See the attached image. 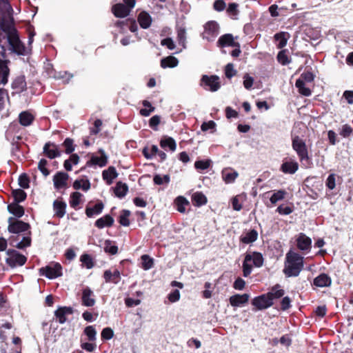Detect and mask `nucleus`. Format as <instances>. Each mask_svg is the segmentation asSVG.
<instances>
[{
	"label": "nucleus",
	"mask_w": 353,
	"mask_h": 353,
	"mask_svg": "<svg viewBox=\"0 0 353 353\" xmlns=\"http://www.w3.org/2000/svg\"><path fill=\"white\" fill-rule=\"evenodd\" d=\"M285 190H279L274 192L270 198L272 204L275 205L278 201L283 200L287 195Z\"/></svg>",
	"instance_id": "a19ab883"
},
{
	"label": "nucleus",
	"mask_w": 353,
	"mask_h": 353,
	"mask_svg": "<svg viewBox=\"0 0 353 353\" xmlns=\"http://www.w3.org/2000/svg\"><path fill=\"white\" fill-rule=\"evenodd\" d=\"M292 146L293 150L296 151L301 162L310 161L306 144L299 136L292 138Z\"/></svg>",
	"instance_id": "20e7f679"
},
{
	"label": "nucleus",
	"mask_w": 353,
	"mask_h": 353,
	"mask_svg": "<svg viewBox=\"0 0 353 353\" xmlns=\"http://www.w3.org/2000/svg\"><path fill=\"white\" fill-rule=\"evenodd\" d=\"M217 45L222 48L226 47L234 48L231 52V55L233 57H239L241 52L240 43L237 41V38L234 37L231 34H225L220 37L217 41Z\"/></svg>",
	"instance_id": "7ed1b4c3"
},
{
	"label": "nucleus",
	"mask_w": 353,
	"mask_h": 353,
	"mask_svg": "<svg viewBox=\"0 0 353 353\" xmlns=\"http://www.w3.org/2000/svg\"><path fill=\"white\" fill-rule=\"evenodd\" d=\"M174 203L179 212L184 213L190 203L185 197L179 196L174 199Z\"/></svg>",
	"instance_id": "bb28decb"
},
{
	"label": "nucleus",
	"mask_w": 353,
	"mask_h": 353,
	"mask_svg": "<svg viewBox=\"0 0 353 353\" xmlns=\"http://www.w3.org/2000/svg\"><path fill=\"white\" fill-rule=\"evenodd\" d=\"M352 133V128L348 124H345L342 126L341 130L340 132V134L344 137H349Z\"/></svg>",
	"instance_id": "052dcab7"
},
{
	"label": "nucleus",
	"mask_w": 353,
	"mask_h": 353,
	"mask_svg": "<svg viewBox=\"0 0 353 353\" xmlns=\"http://www.w3.org/2000/svg\"><path fill=\"white\" fill-rule=\"evenodd\" d=\"M292 300L289 296H285L281 301V310L285 311L291 307Z\"/></svg>",
	"instance_id": "e2e57ef3"
},
{
	"label": "nucleus",
	"mask_w": 353,
	"mask_h": 353,
	"mask_svg": "<svg viewBox=\"0 0 353 353\" xmlns=\"http://www.w3.org/2000/svg\"><path fill=\"white\" fill-rule=\"evenodd\" d=\"M31 237H30V232H29V234L26 236H24L23 239L19 242L15 246L18 249H24L27 247L30 246L31 245Z\"/></svg>",
	"instance_id": "603ef678"
},
{
	"label": "nucleus",
	"mask_w": 353,
	"mask_h": 353,
	"mask_svg": "<svg viewBox=\"0 0 353 353\" xmlns=\"http://www.w3.org/2000/svg\"><path fill=\"white\" fill-rule=\"evenodd\" d=\"M263 261V255L260 252L247 253L244 257V277L251 274L253 267H261Z\"/></svg>",
	"instance_id": "f03ea898"
},
{
	"label": "nucleus",
	"mask_w": 353,
	"mask_h": 353,
	"mask_svg": "<svg viewBox=\"0 0 353 353\" xmlns=\"http://www.w3.org/2000/svg\"><path fill=\"white\" fill-rule=\"evenodd\" d=\"M267 294L271 299V301H273L274 299L281 298L285 294V291L281 288L279 284H276L271 288Z\"/></svg>",
	"instance_id": "393cba45"
},
{
	"label": "nucleus",
	"mask_w": 353,
	"mask_h": 353,
	"mask_svg": "<svg viewBox=\"0 0 353 353\" xmlns=\"http://www.w3.org/2000/svg\"><path fill=\"white\" fill-rule=\"evenodd\" d=\"M154 183L157 185H161L163 183H168L170 182L169 175H155L153 179Z\"/></svg>",
	"instance_id": "5fc2aeb1"
},
{
	"label": "nucleus",
	"mask_w": 353,
	"mask_h": 353,
	"mask_svg": "<svg viewBox=\"0 0 353 353\" xmlns=\"http://www.w3.org/2000/svg\"><path fill=\"white\" fill-rule=\"evenodd\" d=\"M332 284V279L327 274L322 273L316 276L313 281V285L319 287H329Z\"/></svg>",
	"instance_id": "dca6fc26"
},
{
	"label": "nucleus",
	"mask_w": 353,
	"mask_h": 353,
	"mask_svg": "<svg viewBox=\"0 0 353 353\" xmlns=\"http://www.w3.org/2000/svg\"><path fill=\"white\" fill-rule=\"evenodd\" d=\"M192 201L195 206L199 207L206 204L208 200L202 192H196L192 194Z\"/></svg>",
	"instance_id": "c85d7f7f"
},
{
	"label": "nucleus",
	"mask_w": 353,
	"mask_h": 353,
	"mask_svg": "<svg viewBox=\"0 0 353 353\" xmlns=\"http://www.w3.org/2000/svg\"><path fill=\"white\" fill-rule=\"evenodd\" d=\"M113 335V331L110 327H105L101 332V338L104 340H109L112 339Z\"/></svg>",
	"instance_id": "69168bd1"
},
{
	"label": "nucleus",
	"mask_w": 353,
	"mask_h": 353,
	"mask_svg": "<svg viewBox=\"0 0 353 353\" xmlns=\"http://www.w3.org/2000/svg\"><path fill=\"white\" fill-rule=\"evenodd\" d=\"M130 212L128 210H123L119 216V223L123 226H128L130 225L129 216Z\"/></svg>",
	"instance_id": "3c124183"
},
{
	"label": "nucleus",
	"mask_w": 353,
	"mask_h": 353,
	"mask_svg": "<svg viewBox=\"0 0 353 353\" xmlns=\"http://www.w3.org/2000/svg\"><path fill=\"white\" fill-rule=\"evenodd\" d=\"M103 209V204L101 202H99L92 207H87L85 209V214L88 217H92L99 214L102 212Z\"/></svg>",
	"instance_id": "c756f323"
},
{
	"label": "nucleus",
	"mask_w": 353,
	"mask_h": 353,
	"mask_svg": "<svg viewBox=\"0 0 353 353\" xmlns=\"http://www.w3.org/2000/svg\"><path fill=\"white\" fill-rule=\"evenodd\" d=\"M210 160L197 161L194 163V167L197 170H205L210 165Z\"/></svg>",
	"instance_id": "13d9d810"
},
{
	"label": "nucleus",
	"mask_w": 353,
	"mask_h": 353,
	"mask_svg": "<svg viewBox=\"0 0 353 353\" xmlns=\"http://www.w3.org/2000/svg\"><path fill=\"white\" fill-rule=\"evenodd\" d=\"M44 152L50 159L55 158L59 155V152L57 146L50 143L45 145Z\"/></svg>",
	"instance_id": "2f4dec72"
},
{
	"label": "nucleus",
	"mask_w": 353,
	"mask_h": 353,
	"mask_svg": "<svg viewBox=\"0 0 353 353\" xmlns=\"http://www.w3.org/2000/svg\"><path fill=\"white\" fill-rule=\"evenodd\" d=\"M243 198L241 195H236L232 199V205L235 210H240L241 209V202Z\"/></svg>",
	"instance_id": "6e6d98bb"
},
{
	"label": "nucleus",
	"mask_w": 353,
	"mask_h": 353,
	"mask_svg": "<svg viewBox=\"0 0 353 353\" xmlns=\"http://www.w3.org/2000/svg\"><path fill=\"white\" fill-rule=\"evenodd\" d=\"M258 238V232L254 230H249L244 236V244H248L254 242Z\"/></svg>",
	"instance_id": "c03bdc74"
},
{
	"label": "nucleus",
	"mask_w": 353,
	"mask_h": 353,
	"mask_svg": "<svg viewBox=\"0 0 353 353\" xmlns=\"http://www.w3.org/2000/svg\"><path fill=\"white\" fill-rule=\"evenodd\" d=\"M72 313V309L70 307H61L55 311V316L60 323L66 321V316Z\"/></svg>",
	"instance_id": "aec40b11"
},
{
	"label": "nucleus",
	"mask_w": 353,
	"mask_h": 353,
	"mask_svg": "<svg viewBox=\"0 0 353 353\" xmlns=\"http://www.w3.org/2000/svg\"><path fill=\"white\" fill-rule=\"evenodd\" d=\"M80 261L82 266L87 269H91L94 266V261L91 255L88 254H83L80 257Z\"/></svg>",
	"instance_id": "58836bf2"
},
{
	"label": "nucleus",
	"mask_w": 353,
	"mask_h": 353,
	"mask_svg": "<svg viewBox=\"0 0 353 353\" xmlns=\"http://www.w3.org/2000/svg\"><path fill=\"white\" fill-rule=\"evenodd\" d=\"M8 210L10 213L17 217H21L24 214L23 208L19 205L17 203H13L8 206Z\"/></svg>",
	"instance_id": "4c0bfd02"
},
{
	"label": "nucleus",
	"mask_w": 353,
	"mask_h": 353,
	"mask_svg": "<svg viewBox=\"0 0 353 353\" xmlns=\"http://www.w3.org/2000/svg\"><path fill=\"white\" fill-rule=\"evenodd\" d=\"M66 203L61 199H57L54 201L53 209L54 214L61 218L65 214Z\"/></svg>",
	"instance_id": "4be33fe9"
},
{
	"label": "nucleus",
	"mask_w": 353,
	"mask_h": 353,
	"mask_svg": "<svg viewBox=\"0 0 353 353\" xmlns=\"http://www.w3.org/2000/svg\"><path fill=\"white\" fill-rule=\"evenodd\" d=\"M294 211V206L292 204L291 205H285L283 204L280 205L276 210L281 215H289Z\"/></svg>",
	"instance_id": "09e8293b"
},
{
	"label": "nucleus",
	"mask_w": 353,
	"mask_h": 353,
	"mask_svg": "<svg viewBox=\"0 0 353 353\" xmlns=\"http://www.w3.org/2000/svg\"><path fill=\"white\" fill-rule=\"evenodd\" d=\"M274 40L278 42L276 46L278 48L281 49L287 45L288 39L289 38V33L285 32H280L274 36Z\"/></svg>",
	"instance_id": "5701e85b"
},
{
	"label": "nucleus",
	"mask_w": 353,
	"mask_h": 353,
	"mask_svg": "<svg viewBox=\"0 0 353 353\" xmlns=\"http://www.w3.org/2000/svg\"><path fill=\"white\" fill-rule=\"evenodd\" d=\"M277 61L283 65H286L291 62V59L288 55V50H282L276 56Z\"/></svg>",
	"instance_id": "79ce46f5"
},
{
	"label": "nucleus",
	"mask_w": 353,
	"mask_h": 353,
	"mask_svg": "<svg viewBox=\"0 0 353 353\" xmlns=\"http://www.w3.org/2000/svg\"><path fill=\"white\" fill-rule=\"evenodd\" d=\"M325 185L330 190H334L336 187V174H330L325 182Z\"/></svg>",
	"instance_id": "4d7b16f0"
},
{
	"label": "nucleus",
	"mask_w": 353,
	"mask_h": 353,
	"mask_svg": "<svg viewBox=\"0 0 353 353\" xmlns=\"http://www.w3.org/2000/svg\"><path fill=\"white\" fill-rule=\"evenodd\" d=\"M72 186L74 190H82L84 192H87L90 189L91 183L88 179L83 177L75 180Z\"/></svg>",
	"instance_id": "412c9836"
},
{
	"label": "nucleus",
	"mask_w": 353,
	"mask_h": 353,
	"mask_svg": "<svg viewBox=\"0 0 353 353\" xmlns=\"http://www.w3.org/2000/svg\"><path fill=\"white\" fill-rule=\"evenodd\" d=\"M104 251L110 254H116L118 252V248L114 242L110 240H106L104 243Z\"/></svg>",
	"instance_id": "37998d69"
},
{
	"label": "nucleus",
	"mask_w": 353,
	"mask_h": 353,
	"mask_svg": "<svg viewBox=\"0 0 353 353\" xmlns=\"http://www.w3.org/2000/svg\"><path fill=\"white\" fill-rule=\"evenodd\" d=\"M103 278L106 283H118L121 280V274L118 270H107L104 272Z\"/></svg>",
	"instance_id": "f3484780"
},
{
	"label": "nucleus",
	"mask_w": 353,
	"mask_h": 353,
	"mask_svg": "<svg viewBox=\"0 0 353 353\" xmlns=\"http://www.w3.org/2000/svg\"><path fill=\"white\" fill-rule=\"evenodd\" d=\"M176 32H177V41L179 45H181L183 48H186V30L183 26H177L176 27Z\"/></svg>",
	"instance_id": "72a5a7b5"
},
{
	"label": "nucleus",
	"mask_w": 353,
	"mask_h": 353,
	"mask_svg": "<svg viewBox=\"0 0 353 353\" xmlns=\"http://www.w3.org/2000/svg\"><path fill=\"white\" fill-rule=\"evenodd\" d=\"M113 223H114V219L111 216L105 215L96 221L95 225L98 228L101 229L105 227L112 226Z\"/></svg>",
	"instance_id": "cd10ccee"
},
{
	"label": "nucleus",
	"mask_w": 353,
	"mask_h": 353,
	"mask_svg": "<svg viewBox=\"0 0 353 353\" xmlns=\"http://www.w3.org/2000/svg\"><path fill=\"white\" fill-rule=\"evenodd\" d=\"M205 30L203 33V37L210 40L212 37L216 36L219 33V26L215 21H210L205 25Z\"/></svg>",
	"instance_id": "9b49d317"
},
{
	"label": "nucleus",
	"mask_w": 353,
	"mask_h": 353,
	"mask_svg": "<svg viewBox=\"0 0 353 353\" xmlns=\"http://www.w3.org/2000/svg\"><path fill=\"white\" fill-rule=\"evenodd\" d=\"M178 59L172 56L167 57L161 61V66L163 68H174L178 65Z\"/></svg>",
	"instance_id": "e433bc0d"
},
{
	"label": "nucleus",
	"mask_w": 353,
	"mask_h": 353,
	"mask_svg": "<svg viewBox=\"0 0 353 353\" xmlns=\"http://www.w3.org/2000/svg\"><path fill=\"white\" fill-rule=\"evenodd\" d=\"M130 11V8L121 3L117 4L112 8V12L117 17H125Z\"/></svg>",
	"instance_id": "a878e982"
},
{
	"label": "nucleus",
	"mask_w": 353,
	"mask_h": 353,
	"mask_svg": "<svg viewBox=\"0 0 353 353\" xmlns=\"http://www.w3.org/2000/svg\"><path fill=\"white\" fill-rule=\"evenodd\" d=\"M128 191V187L125 183H123L122 182H118L117 183L114 188V192L115 195L117 197L122 198L125 196Z\"/></svg>",
	"instance_id": "f704fd0d"
},
{
	"label": "nucleus",
	"mask_w": 353,
	"mask_h": 353,
	"mask_svg": "<svg viewBox=\"0 0 353 353\" xmlns=\"http://www.w3.org/2000/svg\"><path fill=\"white\" fill-rule=\"evenodd\" d=\"M8 221V230L11 233L18 234L30 229V225L21 221H14L13 218H10Z\"/></svg>",
	"instance_id": "1a4fd4ad"
},
{
	"label": "nucleus",
	"mask_w": 353,
	"mask_h": 353,
	"mask_svg": "<svg viewBox=\"0 0 353 353\" xmlns=\"http://www.w3.org/2000/svg\"><path fill=\"white\" fill-rule=\"evenodd\" d=\"M84 333L89 341L94 342L96 340L97 331L93 326L86 327L84 330Z\"/></svg>",
	"instance_id": "8fccbe9b"
},
{
	"label": "nucleus",
	"mask_w": 353,
	"mask_h": 353,
	"mask_svg": "<svg viewBox=\"0 0 353 353\" xmlns=\"http://www.w3.org/2000/svg\"><path fill=\"white\" fill-rule=\"evenodd\" d=\"M201 85L211 92L217 91L221 87L219 77L216 75H203Z\"/></svg>",
	"instance_id": "423d86ee"
},
{
	"label": "nucleus",
	"mask_w": 353,
	"mask_h": 353,
	"mask_svg": "<svg viewBox=\"0 0 353 353\" xmlns=\"http://www.w3.org/2000/svg\"><path fill=\"white\" fill-rule=\"evenodd\" d=\"M98 154H92L90 161H88V166L97 165L104 167L108 163V156L103 150H99Z\"/></svg>",
	"instance_id": "6e6552de"
},
{
	"label": "nucleus",
	"mask_w": 353,
	"mask_h": 353,
	"mask_svg": "<svg viewBox=\"0 0 353 353\" xmlns=\"http://www.w3.org/2000/svg\"><path fill=\"white\" fill-rule=\"evenodd\" d=\"M299 169V163L294 161H285L281 164V171L285 174H294Z\"/></svg>",
	"instance_id": "a211bd4d"
},
{
	"label": "nucleus",
	"mask_w": 353,
	"mask_h": 353,
	"mask_svg": "<svg viewBox=\"0 0 353 353\" xmlns=\"http://www.w3.org/2000/svg\"><path fill=\"white\" fill-rule=\"evenodd\" d=\"M83 201V195L79 192H74L70 196L69 204L74 210L81 208V205Z\"/></svg>",
	"instance_id": "2eb2a0df"
},
{
	"label": "nucleus",
	"mask_w": 353,
	"mask_h": 353,
	"mask_svg": "<svg viewBox=\"0 0 353 353\" xmlns=\"http://www.w3.org/2000/svg\"><path fill=\"white\" fill-rule=\"evenodd\" d=\"M118 176V173L114 167L110 166L107 170H105L102 172L103 179L106 182L108 185H111Z\"/></svg>",
	"instance_id": "6ab92c4d"
},
{
	"label": "nucleus",
	"mask_w": 353,
	"mask_h": 353,
	"mask_svg": "<svg viewBox=\"0 0 353 353\" xmlns=\"http://www.w3.org/2000/svg\"><path fill=\"white\" fill-rule=\"evenodd\" d=\"M296 87L298 88L299 92L305 97H309L312 94V91L309 88L305 87L303 80L299 79L295 83Z\"/></svg>",
	"instance_id": "473e14b6"
},
{
	"label": "nucleus",
	"mask_w": 353,
	"mask_h": 353,
	"mask_svg": "<svg viewBox=\"0 0 353 353\" xmlns=\"http://www.w3.org/2000/svg\"><path fill=\"white\" fill-rule=\"evenodd\" d=\"M6 263L11 268L22 266L27 261V258L23 254L19 253L15 250H8L6 252Z\"/></svg>",
	"instance_id": "39448f33"
},
{
	"label": "nucleus",
	"mask_w": 353,
	"mask_h": 353,
	"mask_svg": "<svg viewBox=\"0 0 353 353\" xmlns=\"http://www.w3.org/2000/svg\"><path fill=\"white\" fill-rule=\"evenodd\" d=\"M236 71L234 68V65L232 63H228L225 68V74L226 77L230 79L235 76Z\"/></svg>",
	"instance_id": "680f3d73"
},
{
	"label": "nucleus",
	"mask_w": 353,
	"mask_h": 353,
	"mask_svg": "<svg viewBox=\"0 0 353 353\" xmlns=\"http://www.w3.org/2000/svg\"><path fill=\"white\" fill-rule=\"evenodd\" d=\"M13 196L14 198V200L18 203L23 201L26 198V192L20 189L15 190L12 192Z\"/></svg>",
	"instance_id": "864d4df0"
},
{
	"label": "nucleus",
	"mask_w": 353,
	"mask_h": 353,
	"mask_svg": "<svg viewBox=\"0 0 353 353\" xmlns=\"http://www.w3.org/2000/svg\"><path fill=\"white\" fill-rule=\"evenodd\" d=\"M160 145L163 148H169L171 151L176 150V144L175 141L171 137H165L161 139Z\"/></svg>",
	"instance_id": "ea45409f"
},
{
	"label": "nucleus",
	"mask_w": 353,
	"mask_h": 353,
	"mask_svg": "<svg viewBox=\"0 0 353 353\" xmlns=\"http://www.w3.org/2000/svg\"><path fill=\"white\" fill-rule=\"evenodd\" d=\"M252 303L257 309L263 310L272 306L273 301H271V299L268 297V294H263L254 298Z\"/></svg>",
	"instance_id": "9d476101"
},
{
	"label": "nucleus",
	"mask_w": 353,
	"mask_h": 353,
	"mask_svg": "<svg viewBox=\"0 0 353 353\" xmlns=\"http://www.w3.org/2000/svg\"><path fill=\"white\" fill-rule=\"evenodd\" d=\"M227 12L231 18L233 19H236L239 13L237 10V5L235 3H230L227 9Z\"/></svg>",
	"instance_id": "bf43d9fd"
},
{
	"label": "nucleus",
	"mask_w": 353,
	"mask_h": 353,
	"mask_svg": "<svg viewBox=\"0 0 353 353\" xmlns=\"http://www.w3.org/2000/svg\"><path fill=\"white\" fill-rule=\"evenodd\" d=\"M79 157L77 154H73L70 157V159L65 161L64 168L66 170L70 171L73 165H77L79 163Z\"/></svg>",
	"instance_id": "49530a36"
},
{
	"label": "nucleus",
	"mask_w": 353,
	"mask_h": 353,
	"mask_svg": "<svg viewBox=\"0 0 353 353\" xmlns=\"http://www.w3.org/2000/svg\"><path fill=\"white\" fill-rule=\"evenodd\" d=\"M141 267L145 270H150L153 267L154 260L147 254L141 256Z\"/></svg>",
	"instance_id": "de8ad7c7"
},
{
	"label": "nucleus",
	"mask_w": 353,
	"mask_h": 353,
	"mask_svg": "<svg viewBox=\"0 0 353 353\" xmlns=\"http://www.w3.org/2000/svg\"><path fill=\"white\" fill-rule=\"evenodd\" d=\"M299 79L303 80L304 82L306 81L310 83L314 81V75L312 72L306 71L301 74V77Z\"/></svg>",
	"instance_id": "0e129e2a"
},
{
	"label": "nucleus",
	"mask_w": 353,
	"mask_h": 353,
	"mask_svg": "<svg viewBox=\"0 0 353 353\" xmlns=\"http://www.w3.org/2000/svg\"><path fill=\"white\" fill-rule=\"evenodd\" d=\"M19 184L23 188H28L29 187V179L26 174L20 175Z\"/></svg>",
	"instance_id": "338daca9"
},
{
	"label": "nucleus",
	"mask_w": 353,
	"mask_h": 353,
	"mask_svg": "<svg viewBox=\"0 0 353 353\" xmlns=\"http://www.w3.org/2000/svg\"><path fill=\"white\" fill-rule=\"evenodd\" d=\"M303 257L296 252L290 251L286 254L283 273L288 277L297 276L303 269Z\"/></svg>",
	"instance_id": "f257e3e1"
},
{
	"label": "nucleus",
	"mask_w": 353,
	"mask_h": 353,
	"mask_svg": "<svg viewBox=\"0 0 353 353\" xmlns=\"http://www.w3.org/2000/svg\"><path fill=\"white\" fill-rule=\"evenodd\" d=\"M312 240L303 233H300L296 239V245L300 250H310L311 248Z\"/></svg>",
	"instance_id": "ddd939ff"
},
{
	"label": "nucleus",
	"mask_w": 353,
	"mask_h": 353,
	"mask_svg": "<svg viewBox=\"0 0 353 353\" xmlns=\"http://www.w3.org/2000/svg\"><path fill=\"white\" fill-rule=\"evenodd\" d=\"M81 299L82 304L86 307L93 306L95 303L94 293L88 287L83 290Z\"/></svg>",
	"instance_id": "f8f14e48"
},
{
	"label": "nucleus",
	"mask_w": 353,
	"mask_h": 353,
	"mask_svg": "<svg viewBox=\"0 0 353 353\" xmlns=\"http://www.w3.org/2000/svg\"><path fill=\"white\" fill-rule=\"evenodd\" d=\"M68 177V174L63 172H59L55 174L53 178L55 188L59 190L65 188Z\"/></svg>",
	"instance_id": "4468645a"
},
{
	"label": "nucleus",
	"mask_w": 353,
	"mask_h": 353,
	"mask_svg": "<svg viewBox=\"0 0 353 353\" xmlns=\"http://www.w3.org/2000/svg\"><path fill=\"white\" fill-rule=\"evenodd\" d=\"M238 174L233 170L225 168L222 171V177L227 183H232L236 178Z\"/></svg>",
	"instance_id": "7c9ffc66"
},
{
	"label": "nucleus",
	"mask_w": 353,
	"mask_h": 353,
	"mask_svg": "<svg viewBox=\"0 0 353 353\" xmlns=\"http://www.w3.org/2000/svg\"><path fill=\"white\" fill-rule=\"evenodd\" d=\"M138 22L142 28L146 29L150 26L152 18L148 13L143 11L138 16Z\"/></svg>",
	"instance_id": "b1692460"
},
{
	"label": "nucleus",
	"mask_w": 353,
	"mask_h": 353,
	"mask_svg": "<svg viewBox=\"0 0 353 353\" xmlns=\"http://www.w3.org/2000/svg\"><path fill=\"white\" fill-rule=\"evenodd\" d=\"M34 120V116L29 112L25 111L19 114V122L23 126L30 125Z\"/></svg>",
	"instance_id": "c9c22d12"
},
{
	"label": "nucleus",
	"mask_w": 353,
	"mask_h": 353,
	"mask_svg": "<svg viewBox=\"0 0 353 353\" xmlns=\"http://www.w3.org/2000/svg\"><path fill=\"white\" fill-rule=\"evenodd\" d=\"M161 44L163 46H166L169 50H174L175 48V44L171 38H166L161 41Z\"/></svg>",
	"instance_id": "774afa93"
},
{
	"label": "nucleus",
	"mask_w": 353,
	"mask_h": 353,
	"mask_svg": "<svg viewBox=\"0 0 353 353\" xmlns=\"http://www.w3.org/2000/svg\"><path fill=\"white\" fill-rule=\"evenodd\" d=\"M61 266L59 263H51L49 265L41 268L39 271L41 275L49 279H54L61 275Z\"/></svg>",
	"instance_id": "0eeeda50"
},
{
	"label": "nucleus",
	"mask_w": 353,
	"mask_h": 353,
	"mask_svg": "<svg viewBox=\"0 0 353 353\" xmlns=\"http://www.w3.org/2000/svg\"><path fill=\"white\" fill-rule=\"evenodd\" d=\"M144 108L141 109L140 114L143 117H148L151 112L154 111V107L147 100L142 102Z\"/></svg>",
	"instance_id": "a18cd8bd"
}]
</instances>
